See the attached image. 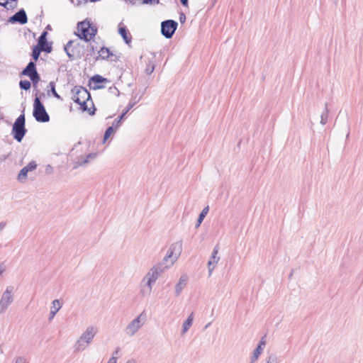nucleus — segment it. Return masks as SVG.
<instances>
[{"mask_svg":"<svg viewBox=\"0 0 363 363\" xmlns=\"http://www.w3.org/2000/svg\"><path fill=\"white\" fill-rule=\"evenodd\" d=\"M164 272L162 265L157 264L147 272L139 284V293L142 297L146 298L151 296L157 280Z\"/></svg>","mask_w":363,"mask_h":363,"instance_id":"nucleus-1","label":"nucleus"},{"mask_svg":"<svg viewBox=\"0 0 363 363\" xmlns=\"http://www.w3.org/2000/svg\"><path fill=\"white\" fill-rule=\"evenodd\" d=\"M98 333L99 329L96 325H88L75 341L73 345L74 351L75 352L84 351L91 344Z\"/></svg>","mask_w":363,"mask_h":363,"instance_id":"nucleus-2","label":"nucleus"},{"mask_svg":"<svg viewBox=\"0 0 363 363\" xmlns=\"http://www.w3.org/2000/svg\"><path fill=\"white\" fill-rule=\"evenodd\" d=\"M182 251V242L177 241L172 243L163 258L162 261L157 265H162L164 271L169 269L177 261Z\"/></svg>","mask_w":363,"mask_h":363,"instance_id":"nucleus-3","label":"nucleus"},{"mask_svg":"<svg viewBox=\"0 0 363 363\" xmlns=\"http://www.w3.org/2000/svg\"><path fill=\"white\" fill-rule=\"evenodd\" d=\"M147 321V315L143 311L131 320L124 328V333L128 337L135 336L145 325Z\"/></svg>","mask_w":363,"mask_h":363,"instance_id":"nucleus-4","label":"nucleus"},{"mask_svg":"<svg viewBox=\"0 0 363 363\" xmlns=\"http://www.w3.org/2000/svg\"><path fill=\"white\" fill-rule=\"evenodd\" d=\"M90 99L89 92L83 87H79L74 89V93L72 96V100L80 105V108L82 111H90L88 107V104L93 105V103Z\"/></svg>","mask_w":363,"mask_h":363,"instance_id":"nucleus-5","label":"nucleus"},{"mask_svg":"<svg viewBox=\"0 0 363 363\" xmlns=\"http://www.w3.org/2000/svg\"><path fill=\"white\" fill-rule=\"evenodd\" d=\"M15 298V287L7 286L0 298V315L4 314L13 303Z\"/></svg>","mask_w":363,"mask_h":363,"instance_id":"nucleus-6","label":"nucleus"},{"mask_svg":"<svg viewBox=\"0 0 363 363\" xmlns=\"http://www.w3.org/2000/svg\"><path fill=\"white\" fill-rule=\"evenodd\" d=\"M77 32V36L79 39H84L88 42L95 36L96 29L91 27L88 21H84L78 23Z\"/></svg>","mask_w":363,"mask_h":363,"instance_id":"nucleus-7","label":"nucleus"},{"mask_svg":"<svg viewBox=\"0 0 363 363\" xmlns=\"http://www.w3.org/2000/svg\"><path fill=\"white\" fill-rule=\"evenodd\" d=\"M65 50L70 60L79 58L83 51L78 40H69L65 46Z\"/></svg>","mask_w":363,"mask_h":363,"instance_id":"nucleus-8","label":"nucleus"},{"mask_svg":"<svg viewBox=\"0 0 363 363\" xmlns=\"http://www.w3.org/2000/svg\"><path fill=\"white\" fill-rule=\"evenodd\" d=\"M33 106V116L35 120L38 122H48L50 117L39 98L36 97L35 99Z\"/></svg>","mask_w":363,"mask_h":363,"instance_id":"nucleus-9","label":"nucleus"},{"mask_svg":"<svg viewBox=\"0 0 363 363\" xmlns=\"http://www.w3.org/2000/svg\"><path fill=\"white\" fill-rule=\"evenodd\" d=\"M13 138L18 142H21L26 133L25 116L23 114L18 117L14 122L12 129Z\"/></svg>","mask_w":363,"mask_h":363,"instance_id":"nucleus-10","label":"nucleus"},{"mask_svg":"<svg viewBox=\"0 0 363 363\" xmlns=\"http://www.w3.org/2000/svg\"><path fill=\"white\" fill-rule=\"evenodd\" d=\"M177 23L173 20H167L161 24L162 34L167 38H170L174 33L177 28Z\"/></svg>","mask_w":363,"mask_h":363,"instance_id":"nucleus-11","label":"nucleus"},{"mask_svg":"<svg viewBox=\"0 0 363 363\" xmlns=\"http://www.w3.org/2000/svg\"><path fill=\"white\" fill-rule=\"evenodd\" d=\"M220 257L218 256V247L216 246L214 247L207 263V268L209 277L211 276L212 272L216 269Z\"/></svg>","mask_w":363,"mask_h":363,"instance_id":"nucleus-12","label":"nucleus"},{"mask_svg":"<svg viewBox=\"0 0 363 363\" xmlns=\"http://www.w3.org/2000/svg\"><path fill=\"white\" fill-rule=\"evenodd\" d=\"M36 167H37V164H36L35 162H34V161L30 162L27 166L23 167L20 171V172L18 175V179L21 182H25L27 178V176H28V172L35 170L36 169Z\"/></svg>","mask_w":363,"mask_h":363,"instance_id":"nucleus-13","label":"nucleus"},{"mask_svg":"<svg viewBox=\"0 0 363 363\" xmlns=\"http://www.w3.org/2000/svg\"><path fill=\"white\" fill-rule=\"evenodd\" d=\"M28 18L26 13L23 9H21L18 12L15 13L13 16L9 18V21L11 23L18 22L21 24H25L27 23Z\"/></svg>","mask_w":363,"mask_h":363,"instance_id":"nucleus-14","label":"nucleus"},{"mask_svg":"<svg viewBox=\"0 0 363 363\" xmlns=\"http://www.w3.org/2000/svg\"><path fill=\"white\" fill-rule=\"evenodd\" d=\"M188 281V277L186 274H183L180 277L178 282L175 285L174 287V293L176 296H179L183 289L185 288L186 285V282Z\"/></svg>","mask_w":363,"mask_h":363,"instance_id":"nucleus-15","label":"nucleus"},{"mask_svg":"<svg viewBox=\"0 0 363 363\" xmlns=\"http://www.w3.org/2000/svg\"><path fill=\"white\" fill-rule=\"evenodd\" d=\"M194 319V313L191 312L187 317V318L183 322L182 328H181V335H184L190 329V328L193 325Z\"/></svg>","mask_w":363,"mask_h":363,"instance_id":"nucleus-16","label":"nucleus"},{"mask_svg":"<svg viewBox=\"0 0 363 363\" xmlns=\"http://www.w3.org/2000/svg\"><path fill=\"white\" fill-rule=\"evenodd\" d=\"M266 342L262 337L261 340L259 341L257 348L253 351L252 355L251 357V362L253 363L256 362L260 354L262 353L264 350V347H265Z\"/></svg>","mask_w":363,"mask_h":363,"instance_id":"nucleus-17","label":"nucleus"},{"mask_svg":"<svg viewBox=\"0 0 363 363\" xmlns=\"http://www.w3.org/2000/svg\"><path fill=\"white\" fill-rule=\"evenodd\" d=\"M61 303L58 299H55L52 302V306L50 308V319L53 318V317L56 315V313L59 311V310L61 308Z\"/></svg>","mask_w":363,"mask_h":363,"instance_id":"nucleus-18","label":"nucleus"},{"mask_svg":"<svg viewBox=\"0 0 363 363\" xmlns=\"http://www.w3.org/2000/svg\"><path fill=\"white\" fill-rule=\"evenodd\" d=\"M35 72H37L35 69V65L34 62H30L27 67L23 70L22 74L23 75L30 77L32 73H34Z\"/></svg>","mask_w":363,"mask_h":363,"instance_id":"nucleus-19","label":"nucleus"},{"mask_svg":"<svg viewBox=\"0 0 363 363\" xmlns=\"http://www.w3.org/2000/svg\"><path fill=\"white\" fill-rule=\"evenodd\" d=\"M118 33L126 43H129L130 42V38H129L128 35V32L125 27L121 24L119 25Z\"/></svg>","mask_w":363,"mask_h":363,"instance_id":"nucleus-20","label":"nucleus"},{"mask_svg":"<svg viewBox=\"0 0 363 363\" xmlns=\"http://www.w3.org/2000/svg\"><path fill=\"white\" fill-rule=\"evenodd\" d=\"M208 211H209V206H206L202 210L201 213H200V215H199V216L198 218L197 223L196 225V228H199L200 226V225L203 222V219L205 218V217L208 214Z\"/></svg>","mask_w":363,"mask_h":363,"instance_id":"nucleus-21","label":"nucleus"},{"mask_svg":"<svg viewBox=\"0 0 363 363\" xmlns=\"http://www.w3.org/2000/svg\"><path fill=\"white\" fill-rule=\"evenodd\" d=\"M133 4H155L159 3V0H129Z\"/></svg>","mask_w":363,"mask_h":363,"instance_id":"nucleus-22","label":"nucleus"},{"mask_svg":"<svg viewBox=\"0 0 363 363\" xmlns=\"http://www.w3.org/2000/svg\"><path fill=\"white\" fill-rule=\"evenodd\" d=\"M328 108L327 107V104H325V111L320 116V123L323 125H325L328 121Z\"/></svg>","mask_w":363,"mask_h":363,"instance_id":"nucleus-23","label":"nucleus"},{"mask_svg":"<svg viewBox=\"0 0 363 363\" xmlns=\"http://www.w3.org/2000/svg\"><path fill=\"white\" fill-rule=\"evenodd\" d=\"M155 65L153 62L149 61L145 68V73L147 74H151L155 70Z\"/></svg>","mask_w":363,"mask_h":363,"instance_id":"nucleus-24","label":"nucleus"},{"mask_svg":"<svg viewBox=\"0 0 363 363\" xmlns=\"http://www.w3.org/2000/svg\"><path fill=\"white\" fill-rule=\"evenodd\" d=\"M114 133V129L113 127H108L104 134L103 143H106L108 138Z\"/></svg>","mask_w":363,"mask_h":363,"instance_id":"nucleus-25","label":"nucleus"},{"mask_svg":"<svg viewBox=\"0 0 363 363\" xmlns=\"http://www.w3.org/2000/svg\"><path fill=\"white\" fill-rule=\"evenodd\" d=\"M19 86L22 89L28 90L30 88V82L28 80H21Z\"/></svg>","mask_w":363,"mask_h":363,"instance_id":"nucleus-26","label":"nucleus"},{"mask_svg":"<svg viewBox=\"0 0 363 363\" xmlns=\"http://www.w3.org/2000/svg\"><path fill=\"white\" fill-rule=\"evenodd\" d=\"M29 77L32 81L33 85H35L40 81V76L37 72L32 73V74Z\"/></svg>","mask_w":363,"mask_h":363,"instance_id":"nucleus-27","label":"nucleus"},{"mask_svg":"<svg viewBox=\"0 0 363 363\" xmlns=\"http://www.w3.org/2000/svg\"><path fill=\"white\" fill-rule=\"evenodd\" d=\"M46 32L43 33L38 39V44L41 48H43L46 43Z\"/></svg>","mask_w":363,"mask_h":363,"instance_id":"nucleus-28","label":"nucleus"},{"mask_svg":"<svg viewBox=\"0 0 363 363\" xmlns=\"http://www.w3.org/2000/svg\"><path fill=\"white\" fill-rule=\"evenodd\" d=\"M48 87L50 89V90L55 97H56L57 99H60V96L55 91V83L53 82H51L49 83Z\"/></svg>","mask_w":363,"mask_h":363,"instance_id":"nucleus-29","label":"nucleus"},{"mask_svg":"<svg viewBox=\"0 0 363 363\" xmlns=\"http://www.w3.org/2000/svg\"><path fill=\"white\" fill-rule=\"evenodd\" d=\"M100 56L103 58H108L109 57V50L106 48H103L99 51Z\"/></svg>","mask_w":363,"mask_h":363,"instance_id":"nucleus-30","label":"nucleus"},{"mask_svg":"<svg viewBox=\"0 0 363 363\" xmlns=\"http://www.w3.org/2000/svg\"><path fill=\"white\" fill-rule=\"evenodd\" d=\"M92 81L96 83H101V82H106L107 79L100 75H95L92 77Z\"/></svg>","mask_w":363,"mask_h":363,"instance_id":"nucleus-31","label":"nucleus"},{"mask_svg":"<svg viewBox=\"0 0 363 363\" xmlns=\"http://www.w3.org/2000/svg\"><path fill=\"white\" fill-rule=\"evenodd\" d=\"M40 53V49L35 47L33 50L32 56L35 60H37Z\"/></svg>","mask_w":363,"mask_h":363,"instance_id":"nucleus-32","label":"nucleus"},{"mask_svg":"<svg viewBox=\"0 0 363 363\" xmlns=\"http://www.w3.org/2000/svg\"><path fill=\"white\" fill-rule=\"evenodd\" d=\"M10 1L16 2V0H0V5L7 7Z\"/></svg>","mask_w":363,"mask_h":363,"instance_id":"nucleus-33","label":"nucleus"},{"mask_svg":"<svg viewBox=\"0 0 363 363\" xmlns=\"http://www.w3.org/2000/svg\"><path fill=\"white\" fill-rule=\"evenodd\" d=\"M15 363H28L26 358L23 357H18L15 359Z\"/></svg>","mask_w":363,"mask_h":363,"instance_id":"nucleus-34","label":"nucleus"},{"mask_svg":"<svg viewBox=\"0 0 363 363\" xmlns=\"http://www.w3.org/2000/svg\"><path fill=\"white\" fill-rule=\"evenodd\" d=\"M266 363H277V360L274 357H269Z\"/></svg>","mask_w":363,"mask_h":363,"instance_id":"nucleus-35","label":"nucleus"},{"mask_svg":"<svg viewBox=\"0 0 363 363\" xmlns=\"http://www.w3.org/2000/svg\"><path fill=\"white\" fill-rule=\"evenodd\" d=\"M107 363H117V357H111Z\"/></svg>","mask_w":363,"mask_h":363,"instance_id":"nucleus-36","label":"nucleus"},{"mask_svg":"<svg viewBox=\"0 0 363 363\" xmlns=\"http://www.w3.org/2000/svg\"><path fill=\"white\" fill-rule=\"evenodd\" d=\"M139 100H140V99H139L138 101H134V102H133V103L130 102V103H129V104H128V110L126 111V112H127L128 111H129L130 108H133V106H134V105H135V104H136Z\"/></svg>","mask_w":363,"mask_h":363,"instance_id":"nucleus-37","label":"nucleus"},{"mask_svg":"<svg viewBox=\"0 0 363 363\" xmlns=\"http://www.w3.org/2000/svg\"><path fill=\"white\" fill-rule=\"evenodd\" d=\"M119 352H120V348H118H118H116V349L115 350V351L113 352V356H112V357H116L118 358V354H119Z\"/></svg>","mask_w":363,"mask_h":363,"instance_id":"nucleus-38","label":"nucleus"},{"mask_svg":"<svg viewBox=\"0 0 363 363\" xmlns=\"http://www.w3.org/2000/svg\"><path fill=\"white\" fill-rule=\"evenodd\" d=\"M52 170V167L50 165H48L46 167L45 171L47 173H51Z\"/></svg>","mask_w":363,"mask_h":363,"instance_id":"nucleus-39","label":"nucleus"},{"mask_svg":"<svg viewBox=\"0 0 363 363\" xmlns=\"http://www.w3.org/2000/svg\"><path fill=\"white\" fill-rule=\"evenodd\" d=\"M110 90L112 93H114L116 94H118V93H119V91H118V89L116 87L110 88Z\"/></svg>","mask_w":363,"mask_h":363,"instance_id":"nucleus-40","label":"nucleus"},{"mask_svg":"<svg viewBox=\"0 0 363 363\" xmlns=\"http://www.w3.org/2000/svg\"><path fill=\"white\" fill-rule=\"evenodd\" d=\"M185 19H186L185 16H184V14H182V15L180 16V21H181L182 23H183V22H184Z\"/></svg>","mask_w":363,"mask_h":363,"instance_id":"nucleus-41","label":"nucleus"},{"mask_svg":"<svg viewBox=\"0 0 363 363\" xmlns=\"http://www.w3.org/2000/svg\"><path fill=\"white\" fill-rule=\"evenodd\" d=\"M90 157H92V155H89L87 156L86 160H84V161L81 164H84L87 163V162H88V160H89V158H90Z\"/></svg>","mask_w":363,"mask_h":363,"instance_id":"nucleus-42","label":"nucleus"},{"mask_svg":"<svg viewBox=\"0 0 363 363\" xmlns=\"http://www.w3.org/2000/svg\"><path fill=\"white\" fill-rule=\"evenodd\" d=\"M182 4L185 6H187L188 5V0H180Z\"/></svg>","mask_w":363,"mask_h":363,"instance_id":"nucleus-43","label":"nucleus"},{"mask_svg":"<svg viewBox=\"0 0 363 363\" xmlns=\"http://www.w3.org/2000/svg\"><path fill=\"white\" fill-rule=\"evenodd\" d=\"M5 224L0 223V232L4 228Z\"/></svg>","mask_w":363,"mask_h":363,"instance_id":"nucleus-44","label":"nucleus"},{"mask_svg":"<svg viewBox=\"0 0 363 363\" xmlns=\"http://www.w3.org/2000/svg\"><path fill=\"white\" fill-rule=\"evenodd\" d=\"M120 123H121V122H120V120H118L117 121H116V122H115V125H116V127L119 126Z\"/></svg>","mask_w":363,"mask_h":363,"instance_id":"nucleus-45","label":"nucleus"},{"mask_svg":"<svg viewBox=\"0 0 363 363\" xmlns=\"http://www.w3.org/2000/svg\"><path fill=\"white\" fill-rule=\"evenodd\" d=\"M5 269L2 267H0V274H1L4 272Z\"/></svg>","mask_w":363,"mask_h":363,"instance_id":"nucleus-46","label":"nucleus"},{"mask_svg":"<svg viewBox=\"0 0 363 363\" xmlns=\"http://www.w3.org/2000/svg\"><path fill=\"white\" fill-rule=\"evenodd\" d=\"M125 113H126V112H125V113H123V114L120 117V118H119L118 120H120V121H121V120H122V118H123V116H124V115H125Z\"/></svg>","mask_w":363,"mask_h":363,"instance_id":"nucleus-47","label":"nucleus"},{"mask_svg":"<svg viewBox=\"0 0 363 363\" xmlns=\"http://www.w3.org/2000/svg\"><path fill=\"white\" fill-rule=\"evenodd\" d=\"M125 113H126V112H125V113H123V114L120 117V118H119L118 120H120V121H121V120H122V118H123V116H124V115H125Z\"/></svg>","mask_w":363,"mask_h":363,"instance_id":"nucleus-48","label":"nucleus"},{"mask_svg":"<svg viewBox=\"0 0 363 363\" xmlns=\"http://www.w3.org/2000/svg\"><path fill=\"white\" fill-rule=\"evenodd\" d=\"M210 324H211V323L207 324V325L205 326V328H208V325H209Z\"/></svg>","mask_w":363,"mask_h":363,"instance_id":"nucleus-49","label":"nucleus"},{"mask_svg":"<svg viewBox=\"0 0 363 363\" xmlns=\"http://www.w3.org/2000/svg\"><path fill=\"white\" fill-rule=\"evenodd\" d=\"M1 1H4V0H0Z\"/></svg>","mask_w":363,"mask_h":363,"instance_id":"nucleus-50","label":"nucleus"}]
</instances>
